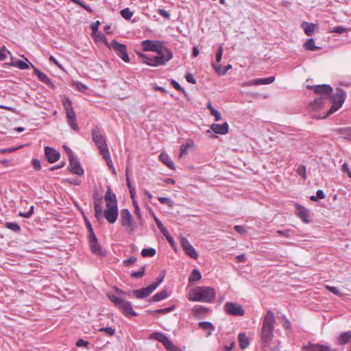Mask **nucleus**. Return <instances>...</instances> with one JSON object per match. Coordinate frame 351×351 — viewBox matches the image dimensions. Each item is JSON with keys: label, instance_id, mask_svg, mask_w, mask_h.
<instances>
[{"label": "nucleus", "instance_id": "obj_1", "mask_svg": "<svg viewBox=\"0 0 351 351\" xmlns=\"http://www.w3.org/2000/svg\"><path fill=\"white\" fill-rule=\"evenodd\" d=\"M104 199L106 209L104 211V216L110 223L112 224L118 217V206L116 195L110 187H108Z\"/></svg>", "mask_w": 351, "mask_h": 351}, {"label": "nucleus", "instance_id": "obj_2", "mask_svg": "<svg viewBox=\"0 0 351 351\" xmlns=\"http://www.w3.org/2000/svg\"><path fill=\"white\" fill-rule=\"evenodd\" d=\"M275 321L274 313L270 311H267L263 322L261 332V339L264 348L269 347L272 341Z\"/></svg>", "mask_w": 351, "mask_h": 351}, {"label": "nucleus", "instance_id": "obj_3", "mask_svg": "<svg viewBox=\"0 0 351 351\" xmlns=\"http://www.w3.org/2000/svg\"><path fill=\"white\" fill-rule=\"evenodd\" d=\"M216 292L213 288L198 287L193 290L189 295L191 301L212 302L215 298Z\"/></svg>", "mask_w": 351, "mask_h": 351}, {"label": "nucleus", "instance_id": "obj_4", "mask_svg": "<svg viewBox=\"0 0 351 351\" xmlns=\"http://www.w3.org/2000/svg\"><path fill=\"white\" fill-rule=\"evenodd\" d=\"M143 58V62L152 66H158L165 64L173 58L172 52L169 49L162 53H157L156 56L145 55L144 53H138Z\"/></svg>", "mask_w": 351, "mask_h": 351}, {"label": "nucleus", "instance_id": "obj_5", "mask_svg": "<svg viewBox=\"0 0 351 351\" xmlns=\"http://www.w3.org/2000/svg\"><path fill=\"white\" fill-rule=\"evenodd\" d=\"M108 298L125 316L134 317L137 315V313L132 310L131 302L114 295L109 294Z\"/></svg>", "mask_w": 351, "mask_h": 351}, {"label": "nucleus", "instance_id": "obj_6", "mask_svg": "<svg viewBox=\"0 0 351 351\" xmlns=\"http://www.w3.org/2000/svg\"><path fill=\"white\" fill-rule=\"evenodd\" d=\"M332 100V106L328 112V114H331L340 108L344 103L346 98V93L341 88H337L336 93L328 97Z\"/></svg>", "mask_w": 351, "mask_h": 351}, {"label": "nucleus", "instance_id": "obj_7", "mask_svg": "<svg viewBox=\"0 0 351 351\" xmlns=\"http://www.w3.org/2000/svg\"><path fill=\"white\" fill-rule=\"evenodd\" d=\"M141 46L145 51H154L157 53H162V51L169 50L160 40H145L141 42Z\"/></svg>", "mask_w": 351, "mask_h": 351}, {"label": "nucleus", "instance_id": "obj_8", "mask_svg": "<svg viewBox=\"0 0 351 351\" xmlns=\"http://www.w3.org/2000/svg\"><path fill=\"white\" fill-rule=\"evenodd\" d=\"M120 221L121 225L125 227L126 230L129 232H134L136 228V226L128 209L125 208L121 210Z\"/></svg>", "mask_w": 351, "mask_h": 351}, {"label": "nucleus", "instance_id": "obj_9", "mask_svg": "<svg viewBox=\"0 0 351 351\" xmlns=\"http://www.w3.org/2000/svg\"><path fill=\"white\" fill-rule=\"evenodd\" d=\"M149 339H153L158 341L165 347L169 351H180V349L176 347L172 341L163 333L161 332H152L149 335Z\"/></svg>", "mask_w": 351, "mask_h": 351}, {"label": "nucleus", "instance_id": "obj_10", "mask_svg": "<svg viewBox=\"0 0 351 351\" xmlns=\"http://www.w3.org/2000/svg\"><path fill=\"white\" fill-rule=\"evenodd\" d=\"M110 49H113L117 55L125 62H129L130 58L127 53L126 46L123 44L119 43L116 40H113L111 43L108 45Z\"/></svg>", "mask_w": 351, "mask_h": 351}, {"label": "nucleus", "instance_id": "obj_11", "mask_svg": "<svg viewBox=\"0 0 351 351\" xmlns=\"http://www.w3.org/2000/svg\"><path fill=\"white\" fill-rule=\"evenodd\" d=\"M92 136L93 140L98 147L101 154L109 151L105 137L100 133L97 128L93 131Z\"/></svg>", "mask_w": 351, "mask_h": 351}, {"label": "nucleus", "instance_id": "obj_12", "mask_svg": "<svg viewBox=\"0 0 351 351\" xmlns=\"http://www.w3.org/2000/svg\"><path fill=\"white\" fill-rule=\"evenodd\" d=\"M224 309L228 314L234 316H242L245 313L241 305L234 302H226L224 305Z\"/></svg>", "mask_w": 351, "mask_h": 351}, {"label": "nucleus", "instance_id": "obj_13", "mask_svg": "<svg viewBox=\"0 0 351 351\" xmlns=\"http://www.w3.org/2000/svg\"><path fill=\"white\" fill-rule=\"evenodd\" d=\"M308 89H312L315 93L320 94V97H324V99L330 96L332 92V88L328 84L315 85V86H306Z\"/></svg>", "mask_w": 351, "mask_h": 351}, {"label": "nucleus", "instance_id": "obj_14", "mask_svg": "<svg viewBox=\"0 0 351 351\" xmlns=\"http://www.w3.org/2000/svg\"><path fill=\"white\" fill-rule=\"evenodd\" d=\"M69 160L70 165V171L74 174L82 176L84 173V170L81 167L80 162L73 155L72 151H70Z\"/></svg>", "mask_w": 351, "mask_h": 351}, {"label": "nucleus", "instance_id": "obj_15", "mask_svg": "<svg viewBox=\"0 0 351 351\" xmlns=\"http://www.w3.org/2000/svg\"><path fill=\"white\" fill-rule=\"evenodd\" d=\"M89 239V245L91 252L97 254L98 256H101L104 254L101 247L98 243L97 239L95 234V233H92L91 236H88Z\"/></svg>", "mask_w": 351, "mask_h": 351}, {"label": "nucleus", "instance_id": "obj_16", "mask_svg": "<svg viewBox=\"0 0 351 351\" xmlns=\"http://www.w3.org/2000/svg\"><path fill=\"white\" fill-rule=\"evenodd\" d=\"M45 155L47 161L50 163L58 161L60 157V154L58 151L48 146L45 147Z\"/></svg>", "mask_w": 351, "mask_h": 351}, {"label": "nucleus", "instance_id": "obj_17", "mask_svg": "<svg viewBox=\"0 0 351 351\" xmlns=\"http://www.w3.org/2000/svg\"><path fill=\"white\" fill-rule=\"evenodd\" d=\"M155 289L156 286L149 285L145 288L133 290V293L137 298L143 299L149 295Z\"/></svg>", "mask_w": 351, "mask_h": 351}, {"label": "nucleus", "instance_id": "obj_18", "mask_svg": "<svg viewBox=\"0 0 351 351\" xmlns=\"http://www.w3.org/2000/svg\"><path fill=\"white\" fill-rule=\"evenodd\" d=\"M275 80V77L273 76L266 78H258L254 80H251L248 82L244 83L242 86H257L263 84H271Z\"/></svg>", "mask_w": 351, "mask_h": 351}, {"label": "nucleus", "instance_id": "obj_19", "mask_svg": "<svg viewBox=\"0 0 351 351\" xmlns=\"http://www.w3.org/2000/svg\"><path fill=\"white\" fill-rule=\"evenodd\" d=\"M296 215L301 219V220L308 223L309 222V212L304 206L300 204H295Z\"/></svg>", "mask_w": 351, "mask_h": 351}, {"label": "nucleus", "instance_id": "obj_20", "mask_svg": "<svg viewBox=\"0 0 351 351\" xmlns=\"http://www.w3.org/2000/svg\"><path fill=\"white\" fill-rule=\"evenodd\" d=\"M304 349V351H335L330 346L322 344H308Z\"/></svg>", "mask_w": 351, "mask_h": 351}, {"label": "nucleus", "instance_id": "obj_21", "mask_svg": "<svg viewBox=\"0 0 351 351\" xmlns=\"http://www.w3.org/2000/svg\"><path fill=\"white\" fill-rule=\"evenodd\" d=\"M212 130L219 134H226L228 132V124L225 122L222 124L213 123L210 126Z\"/></svg>", "mask_w": 351, "mask_h": 351}, {"label": "nucleus", "instance_id": "obj_22", "mask_svg": "<svg viewBox=\"0 0 351 351\" xmlns=\"http://www.w3.org/2000/svg\"><path fill=\"white\" fill-rule=\"evenodd\" d=\"M31 66L34 69L35 74L37 75L38 78L47 85L53 86V83L48 78V77L43 73V72L40 71L38 69H36L32 64L30 63Z\"/></svg>", "mask_w": 351, "mask_h": 351}, {"label": "nucleus", "instance_id": "obj_23", "mask_svg": "<svg viewBox=\"0 0 351 351\" xmlns=\"http://www.w3.org/2000/svg\"><path fill=\"white\" fill-rule=\"evenodd\" d=\"M95 208V216L97 221H101L103 219V207H102V202L101 199H97L95 201L94 203Z\"/></svg>", "mask_w": 351, "mask_h": 351}, {"label": "nucleus", "instance_id": "obj_24", "mask_svg": "<svg viewBox=\"0 0 351 351\" xmlns=\"http://www.w3.org/2000/svg\"><path fill=\"white\" fill-rule=\"evenodd\" d=\"M68 125L75 131H79V127L77 123L75 113H69L66 114Z\"/></svg>", "mask_w": 351, "mask_h": 351}, {"label": "nucleus", "instance_id": "obj_25", "mask_svg": "<svg viewBox=\"0 0 351 351\" xmlns=\"http://www.w3.org/2000/svg\"><path fill=\"white\" fill-rule=\"evenodd\" d=\"M324 97L316 98L314 101L310 104L309 107L313 110H319L323 108L324 105Z\"/></svg>", "mask_w": 351, "mask_h": 351}, {"label": "nucleus", "instance_id": "obj_26", "mask_svg": "<svg viewBox=\"0 0 351 351\" xmlns=\"http://www.w3.org/2000/svg\"><path fill=\"white\" fill-rule=\"evenodd\" d=\"M160 160L167 167L171 169H175L174 164L170 157L165 153H162L159 156Z\"/></svg>", "mask_w": 351, "mask_h": 351}, {"label": "nucleus", "instance_id": "obj_27", "mask_svg": "<svg viewBox=\"0 0 351 351\" xmlns=\"http://www.w3.org/2000/svg\"><path fill=\"white\" fill-rule=\"evenodd\" d=\"M213 66L215 71H216V73H217V74L219 75H225L228 70L232 69L231 64H228L223 67L221 65H217L215 63H213Z\"/></svg>", "mask_w": 351, "mask_h": 351}, {"label": "nucleus", "instance_id": "obj_28", "mask_svg": "<svg viewBox=\"0 0 351 351\" xmlns=\"http://www.w3.org/2000/svg\"><path fill=\"white\" fill-rule=\"evenodd\" d=\"M198 326L200 328L204 330H208V335H210L212 332L214 331L215 329L213 324L209 322H199Z\"/></svg>", "mask_w": 351, "mask_h": 351}, {"label": "nucleus", "instance_id": "obj_29", "mask_svg": "<svg viewBox=\"0 0 351 351\" xmlns=\"http://www.w3.org/2000/svg\"><path fill=\"white\" fill-rule=\"evenodd\" d=\"M240 347L241 350L245 349L249 346V339L246 337L245 334L240 333L238 336Z\"/></svg>", "mask_w": 351, "mask_h": 351}, {"label": "nucleus", "instance_id": "obj_30", "mask_svg": "<svg viewBox=\"0 0 351 351\" xmlns=\"http://www.w3.org/2000/svg\"><path fill=\"white\" fill-rule=\"evenodd\" d=\"M351 339V332H343L338 339L339 345H345L349 342Z\"/></svg>", "mask_w": 351, "mask_h": 351}, {"label": "nucleus", "instance_id": "obj_31", "mask_svg": "<svg viewBox=\"0 0 351 351\" xmlns=\"http://www.w3.org/2000/svg\"><path fill=\"white\" fill-rule=\"evenodd\" d=\"M302 27H303L305 34L307 36H311L314 32L315 25L313 23H309L308 22H304L302 24Z\"/></svg>", "mask_w": 351, "mask_h": 351}, {"label": "nucleus", "instance_id": "obj_32", "mask_svg": "<svg viewBox=\"0 0 351 351\" xmlns=\"http://www.w3.org/2000/svg\"><path fill=\"white\" fill-rule=\"evenodd\" d=\"M193 145L194 143L192 140H188L186 143L182 144L180 147V157H182L183 155L186 154L188 152V149Z\"/></svg>", "mask_w": 351, "mask_h": 351}, {"label": "nucleus", "instance_id": "obj_33", "mask_svg": "<svg viewBox=\"0 0 351 351\" xmlns=\"http://www.w3.org/2000/svg\"><path fill=\"white\" fill-rule=\"evenodd\" d=\"M304 47L308 51H315L320 49V47L315 45V40L313 38L308 39L304 44Z\"/></svg>", "mask_w": 351, "mask_h": 351}, {"label": "nucleus", "instance_id": "obj_34", "mask_svg": "<svg viewBox=\"0 0 351 351\" xmlns=\"http://www.w3.org/2000/svg\"><path fill=\"white\" fill-rule=\"evenodd\" d=\"M62 105H63L64 110L66 112V114H68L70 112L75 113L73 106H72L71 101L69 99L65 98L62 101Z\"/></svg>", "mask_w": 351, "mask_h": 351}, {"label": "nucleus", "instance_id": "obj_35", "mask_svg": "<svg viewBox=\"0 0 351 351\" xmlns=\"http://www.w3.org/2000/svg\"><path fill=\"white\" fill-rule=\"evenodd\" d=\"M168 297V293L167 291L165 290H162L158 293H157L156 294H155L151 301L152 302H159L160 300H162L165 298H167Z\"/></svg>", "mask_w": 351, "mask_h": 351}, {"label": "nucleus", "instance_id": "obj_36", "mask_svg": "<svg viewBox=\"0 0 351 351\" xmlns=\"http://www.w3.org/2000/svg\"><path fill=\"white\" fill-rule=\"evenodd\" d=\"M207 108L210 110V114L215 117V120L216 121H219L221 119V114L219 111L215 110L210 102H208L207 104Z\"/></svg>", "mask_w": 351, "mask_h": 351}, {"label": "nucleus", "instance_id": "obj_37", "mask_svg": "<svg viewBox=\"0 0 351 351\" xmlns=\"http://www.w3.org/2000/svg\"><path fill=\"white\" fill-rule=\"evenodd\" d=\"M185 253L189 256L191 258L196 260L198 258V254L196 252L195 249L193 247L192 245L188 246L185 250H184Z\"/></svg>", "mask_w": 351, "mask_h": 351}, {"label": "nucleus", "instance_id": "obj_38", "mask_svg": "<svg viewBox=\"0 0 351 351\" xmlns=\"http://www.w3.org/2000/svg\"><path fill=\"white\" fill-rule=\"evenodd\" d=\"M5 227L14 232H19L21 230L16 222H7L5 224Z\"/></svg>", "mask_w": 351, "mask_h": 351}, {"label": "nucleus", "instance_id": "obj_39", "mask_svg": "<svg viewBox=\"0 0 351 351\" xmlns=\"http://www.w3.org/2000/svg\"><path fill=\"white\" fill-rule=\"evenodd\" d=\"M156 254V250L152 247L145 248L141 251V255L143 257H152Z\"/></svg>", "mask_w": 351, "mask_h": 351}, {"label": "nucleus", "instance_id": "obj_40", "mask_svg": "<svg viewBox=\"0 0 351 351\" xmlns=\"http://www.w3.org/2000/svg\"><path fill=\"white\" fill-rule=\"evenodd\" d=\"M202 278V275L198 269H193L190 275L189 281H197L200 280Z\"/></svg>", "mask_w": 351, "mask_h": 351}, {"label": "nucleus", "instance_id": "obj_41", "mask_svg": "<svg viewBox=\"0 0 351 351\" xmlns=\"http://www.w3.org/2000/svg\"><path fill=\"white\" fill-rule=\"evenodd\" d=\"M92 36L96 41L101 40L103 41L107 46L109 45L107 42L106 36L101 32L97 31V34H92Z\"/></svg>", "mask_w": 351, "mask_h": 351}, {"label": "nucleus", "instance_id": "obj_42", "mask_svg": "<svg viewBox=\"0 0 351 351\" xmlns=\"http://www.w3.org/2000/svg\"><path fill=\"white\" fill-rule=\"evenodd\" d=\"M154 219L157 225V227L158 228V229L160 230V232L162 233V234H167V232L168 230H167V228L163 226V224L162 223V222L159 220V219L156 217L155 215H154Z\"/></svg>", "mask_w": 351, "mask_h": 351}, {"label": "nucleus", "instance_id": "obj_43", "mask_svg": "<svg viewBox=\"0 0 351 351\" xmlns=\"http://www.w3.org/2000/svg\"><path fill=\"white\" fill-rule=\"evenodd\" d=\"M121 15L125 19H130L133 15V12L129 8H125L121 10Z\"/></svg>", "mask_w": 351, "mask_h": 351}, {"label": "nucleus", "instance_id": "obj_44", "mask_svg": "<svg viewBox=\"0 0 351 351\" xmlns=\"http://www.w3.org/2000/svg\"><path fill=\"white\" fill-rule=\"evenodd\" d=\"M158 199L161 204H167L169 207H172L173 206V202L168 197H158Z\"/></svg>", "mask_w": 351, "mask_h": 351}, {"label": "nucleus", "instance_id": "obj_45", "mask_svg": "<svg viewBox=\"0 0 351 351\" xmlns=\"http://www.w3.org/2000/svg\"><path fill=\"white\" fill-rule=\"evenodd\" d=\"M101 155L103 156L104 159L106 160L107 165L110 168H112L113 165H112V160L110 159V156L109 151L106 152L101 154Z\"/></svg>", "mask_w": 351, "mask_h": 351}, {"label": "nucleus", "instance_id": "obj_46", "mask_svg": "<svg viewBox=\"0 0 351 351\" xmlns=\"http://www.w3.org/2000/svg\"><path fill=\"white\" fill-rule=\"evenodd\" d=\"M15 66L19 68L20 69L24 70L29 68V64L21 60L16 59Z\"/></svg>", "mask_w": 351, "mask_h": 351}, {"label": "nucleus", "instance_id": "obj_47", "mask_svg": "<svg viewBox=\"0 0 351 351\" xmlns=\"http://www.w3.org/2000/svg\"><path fill=\"white\" fill-rule=\"evenodd\" d=\"M145 274V266H143L139 271H134L131 274V276L134 278H141L144 276Z\"/></svg>", "mask_w": 351, "mask_h": 351}, {"label": "nucleus", "instance_id": "obj_48", "mask_svg": "<svg viewBox=\"0 0 351 351\" xmlns=\"http://www.w3.org/2000/svg\"><path fill=\"white\" fill-rule=\"evenodd\" d=\"M99 330L104 332L108 336H112L115 333V330L111 327L101 328Z\"/></svg>", "mask_w": 351, "mask_h": 351}, {"label": "nucleus", "instance_id": "obj_49", "mask_svg": "<svg viewBox=\"0 0 351 351\" xmlns=\"http://www.w3.org/2000/svg\"><path fill=\"white\" fill-rule=\"evenodd\" d=\"M34 213V206H32L27 212H19V215L25 218H29Z\"/></svg>", "mask_w": 351, "mask_h": 351}, {"label": "nucleus", "instance_id": "obj_50", "mask_svg": "<svg viewBox=\"0 0 351 351\" xmlns=\"http://www.w3.org/2000/svg\"><path fill=\"white\" fill-rule=\"evenodd\" d=\"M173 309H174V306H172L165 308L157 309L156 311H152V313L154 314V313H164L165 314V313H167L172 311Z\"/></svg>", "mask_w": 351, "mask_h": 351}, {"label": "nucleus", "instance_id": "obj_51", "mask_svg": "<svg viewBox=\"0 0 351 351\" xmlns=\"http://www.w3.org/2000/svg\"><path fill=\"white\" fill-rule=\"evenodd\" d=\"M126 181L128 186L131 197H133L134 193H135V189L132 186L130 178L128 176V171H126Z\"/></svg>", "mask_w": 351, "mask_h": 351}, {"label": "nucleus", "instance_id": "obj_52", "mask_svg": "<svg viewBox=\"0 0 351 351\" xmlns=\"http://www.w3.org/2000/svg\"><path fill=\"white\" fill-rule=\"evenodd\" d=\"M223 52V46L220 45L218 47L217 53H216V61L217 62H220L222 58V54Z\"/></svg>", "mask_w": 351, "mask_h": 351}, {"label": "nucleus", "instance_id": "obj_53", "mask_svg": "<svg viewBox=\"0 0 351 351\" xmlns=\"http://www.w3.org/2000/svg\"><path fill=\"white\" fill-rule=\"evenodd\" d=\"M326 288L338 296L342 295V293L336 287L327 285Z\"/></svg>", "mask_w": 351, "mask_h": 351}, {"label": "nucleus", "instance_id": "obj_54", "mask_svg": "<svg viewBox=\"0 0 351 351\" xmlns=\"http://www.w3.org/2000/svg\"><path fill=\"white\" fill-rule=\"evenodd\" d=\"M296 171L304 179H306V167L304 165H299Z\"/></svg>", "mask_w": 351, "mask_h": 351}, {"label": "nucleus", "instance_id": "obj_55", "mask_svg": "<svg viewBox=\"0 0 351 351\" xmlns=\"http://www.w3.org/2000/svg\"><path fill=\"white\" fill-rule=\"evenodd\" d=\"M74 85L75 88L81 92H84L87 89V86L80 82H75Z\"/></svg>", "mask_w": 351, "mask_h": 351}, {"label": "nucleus", "instance_id": "obj_56", "mask_svg": "<svg viewBox=\"0 0 351 351\" xmlns=\"http://www.w3.org/2000/svg\"><path fill=\"white\" fill-rule=\"evenodd\" d=\"M342 134L345 138L351 141V128H346L343 130Z\"/></svg>", "mask_w": 351, "mask_h": 351}, {"label": "nucleus", "instance_id": "obj_57", "mask_svg": "<svg viewBox=\"0 0 351 351\" xmlns=\"http://www.w3.org/2000/svg\"><path fill=\"white\" fill-rule=\"evenodd\" d=\"M341 171L348 174V177L351 178V171L349 169L348 163L345 162L341 166Z\"/></svg>", "mask_w": 351, "mask_h": 351}, {"label": "nucleus", "instance_id": "obj_58", "mask_svg": "<svg viewBox=\"0 0 351 351\" xmlns=\"http://www.w3.org/2000/svg\"><path fill=\"white\" fill-rule=\"evenodd\" d=\"M345 32H346V29L341 26L335 27L332 29L330 30V32H335L337 34H342Z\"/></svg>", "mask_w": 351, "mask_h": 351}, {"label": "nucleus", "instance_id": "obj_59", "mask_svg": "<svg viewBox=\"0 0 351 351\" xmlns=\"http://www.w3.org/2000/svg\"><path fill=\"white\" fill-rule=\"evenodd\" d=\"M99 24L100 23L99 21H97L90 24V27L92 29L93 34H97Z\"/></svg>", "mask_w": 351, "mask_h": 351}, {"label": "nucleus", "instance_id": "obj_60", "mask_svg": "<svg viewBox=\"0 0 351 351\" xmlns=\"http://www.w3.org/2000/svg\"><path fill=\"white\" fill-rule=\"evenodd\" d=\"M180 244L184 250H185L186 247H188V246L191 245V243H189L188 239L184 237H182L180 239Z\"/></svg>", "mask_w": 351, "mask_h": 351}, {"label": "nucleus", "instance_id": "obj_61", "mask_svg": "<svg viewBox=\"0 0 351 351\" xmlns=\"http://www.w3.org/2000/svg\"><path fill=\"white\" fill-rule=\"evenodd\" d=\"M32 164L34 168L36 170H40V169L41 165H40V160H38L37 159H33L32 161Z\"/></svg>", "mask_w": 351, "mask_h": 351}, {"label": "nucleus", "instance_id": "obj_62", "mask_svg": "<svg viewBox=\"0 0 351 351\" xmlns=\"http://www.w3.org/2000/svg\"><path fill=\"white\" fill-rule=\"evenodd\" d=\"M158 12L160 16H163L167 19H169L170 18V14L165 10L159 9Z\"/></svg>", "mask_w": 351, "mask_h": 351}, {"label": "nucleus", "instance_id": "obj_63", "mask_svg": "<svg viewBox=\"0 0 351 351\" xmlns=\"http://www.w3.org/2000/svg\"><path fill=\"white\" fill-rule=\"evenodd\" d=\"M136 261V258L132 256V257H130L128 259L124 260L123 261V264H124L125 266H130L132 264H133Z\"/></svg>", "mask_w": 351, "mask_h": 351}, {"label": "nucleus", "instance_id": "obj_64", "mask_svg": "<svg viewBox=\"0 0 351 351\" xmlns=\"http://www.w3.org/2000/svg\"><path fill=\"white\" fill-rule=\"evenodd\" d=\"M234 229L240 234H244L246 232L245 228L243 226H235Z\"/></svg>", "mask_w": 351, "mask_h": 351}]
</instances>
